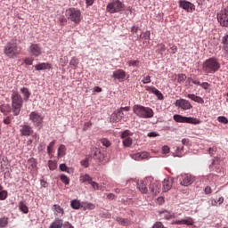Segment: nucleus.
<instances>
[{"label": "nucleus", "mask_w": 228, "mask_h": 228, "mask_svg": "<svg viewBox=\"0 0 228 228\" xmlns=\"http://www.w3.org/2000/svg\"><path fill=\"white\" fill-rule=\"evenodd\" d=\"M202 70L207 76L215 74L220 70V62L216 58L211 57L203 62Z\"/></svg>", "instance_id": "obj_1"}, {"label": "nucleus", "mask_w": 228, "mask_h": 228, "mask_svg": "<svg viewBox=\"0 0 228 228\" xmlns=\"http://www.w3.org/2000/svg\"><path fill=\"white\" fill-rule=\"evenodd\" d=\"M11 101L13 115L15 117H17V115H20V110L24 104L22 96L17 91H14L11 95Z\"/></svg>", "instance_id": "obj_2"}, {"label": "nucleus", "mask_w": 228, "mask_h": 228, "mask_svg": "<svg viewBox=\"0 0 228 228\" xmlns=\"http://www.w3.org/2000/svg\"><path fill=\"white\" fill-rule=\"evenodd\" d=\"M4 54H5L7 58H11V60H15V58L20 54V48H19L17 43L9 42L4 48Z\"/></svg>", "instance_id": "obj_3"}, {"label": "nucleus", "mask_w": 228, "mask_h": 228, "mask_svg": "<svg viewBox=\"0 0 228 228\" xmlns=\"http://www.w3.org/2000/svg\"><path fill=\"white\" fill-rule=\"evenodd\" d=\"M133 111L140 118H152L154 117V110H152V109L150 107L134 105Z\"/></svg>", "instance_id": "obj_4"}, {"label": "nucleus", "mask_w": 228, "mask_h": 228, "mask_svg": "<svg viewBox=\"0 0 228 228\" xmlns=\"http://www.w3.org/2000/svg\"><path fill=\"white\" fill-rule=\"evenodd\" d=\"M66 15L68 17V20H71L74 24H79L83 20L81 11L76 8H69L66 10Z\"/></svg>", "instance_id": "obj_5"}, {"label": "nucleus", "mask_w": 228, "mask_h": 228, "mask_svg": "<svg viewBox=\"0 0 228 228\" xmlns=\"http://www.w3.org/2000/svg\"><path fill=\"white\" fill-rule=\"evenodd\" d=\"M126 8L120 0H114L107 4L106 10L109 13H118Z\"/></svg>", "instance_id": "obj_6"}, {"label": "nucleus", "mask_w": 228, "mask_h": 228, "mask_svg": "<svg viewBox=\"0 0 228 228\" xmlns=\"http://www.w3.org/2000/svg\"><path fill=\"white\" fill-rule=\"evenodd\" d=\"M174 120L175 122H181V123H185V124H193L194 126H197L198 124H200V119L197 118H188L181 115H175L174 116Z\"/></svg>", "instance_id": "obj_7"}, {"label": "nucleus", "mask_w": 228, "mask_h": 228, "mask_svg": "<svg viewBox=\"0 0 228 228\" xmlns=\"http://www.w3.org/2000/svg\"><path fill=\"white\" fill-rule=\"evenodd\" d=\"M217 20L223 28H228V6L217 12Z\"/></svg>", "instance_id": "obj_8"}, {"label": "nucleus", "mask_w": 228, "mask_h": 228, "mask_svg": "<svg viewBox=\"0 0 228 228\" xmlns=\"http://www.w3.org/2000/svg\"><path fill=\"white\" fill-rule=\"evenodd\" d=\"M29 120L33 122L36 127H40V126H42V122H44V117L38 113V111H32L29 114Z\"/></svg>", "instance_id": "obj_9"}, {"label": "nucleus", "mask_w": 228, "mask_h": 228, "mask_svg": "<svg viewBox=\"0 0 228 228\" xmlns=\"http://www.w3.org/2000/svg\"><path fill=\"white\" fill-rule=\"evenodd\" d=\"M179 183L181 186H190L195 183V176L188 174L181 175L179 176Z\"/></svg>", "instance_id": "obj_10"}, {"label": "nucleus", "mask_w": 228, "mask_h": 228, "mask_svg": "<svg viewBox=\"0 0 228 228\" xmlns=\"http://www.w3.org/2000/svg\"><path fill=\"white\" fill-rule=\"evenodd\" d=\"M175 105L178 110H183V111L191 110L193 108V105H191V103L186 99L176 100Z\"/></svg>", "instance_id": "obj_11"}, {"label": "nucleus", "mask_w": 228, "mask_h": 228, "mask_svg": "<svg viewBox=\"0 0 228 228\" xmlns=\"http://www.w3.org/2000/svg\"><path fill=\"white\" fill-rule=\"evenodd\" d=\"M179 8L185 10L188 13H193L195 12V4L191 2H188L186 0H180L178 1Z\"/></svg>", "instance_id": "obj_12"}, {"label": "nucleus", "mask_w": 228, "mask_h": 228, "mask_svg": "<svg viewBox=\"0 0 228 228\" xmlns=\"http://www.w3.org/2000/svg\"><path fill=\"white\" fill-rule=\"evenodd\" d=\"M151 178H145L137 182V188L141 191V193H147V191H149L147 184H151Z\"/></svg>", "instance_id": "obj_13"}, {"label": "nucleus", "mask_w": 228, "mask_h": 228, "mask_svg": "<svg viewBox=\"0 0 228 228\" xmlns=\"http://www.w3.org/2000/svg\"><path fill=\"white\" fill-rule=\"evenodd\" d=\"M29 53L31 56H35L36 58L42 54V47L38 44H32L29 46Z\"/></svg>", "instance_id": "obj_14"}, {"label": "nucleus", "mask_w": 228, "mask_h": 228, "mask_svg": "<svg viewBox=\"0 0 228 228\" xmlns=\"http://www.w3.org/2000/svg\"><path fill=\"white\" fill-rule=\"evenodd\" d=\"M193 218L186 217L185 219L175 220L172 222V225H193Z\"/></svg>", "instance_id": "obj_15"}, {"label": "nucleus", "mask_w": 228, "mask_h": 228, "mask_svg": "<svg viewBox=\"0 0 228 228\" xmlns=\"http://www.w3.org/2000/svg\"><path fill=\"white\" fill-rule=\"evenodd\" d=\"M20 133L21 136H31L33 128L29 125H22L20 126Z\"/></svg>", "instance_id": "obj_16"}, {"label": "nucleus", "mask_w": 228, "mask_h": 228, "mask_svg": "<svg viewBox=\"0 0 228 228\" xmlns=\"http://www.w3.org/2000/svg\"><path fill=\"white\" fill-rule=\"evenodd\" d=\"M124 118V111L122 110H118L110 116V122H120Z\"/></svg>", "instance_id": "obj_17"}, {"label": "nucleus", "mask_w": 228, "mask_h": 228, "mask_svg": "<svg viewBox=\"0 0 228 228\" xmlns=\"http://www.w3.org/2000/svg\"><path fill=\"white\" fill-rule=\"evenodd\" d=\"M150 190L153 195H158L161 191V183L158 181H154L150 183Z\"/></svg>", "instance_id": "obj_18"}, {"label": "nucleus", "mask_w": 228, "mask_h": 228, "mask_svg": "<svg viewBox=\"0 0 228 228\" xmlns=\"http://www.w3.org/2000/svg\"><path fill=\"white\" fill-rule=\"evenodd\" d=\"M174 184V179L166 178L162 183V191H170L172 190V185Z\"/></svg>", "instance_id": "obj_19"}, {"label": "nucleus", "mask_w": 228, "mask_h": 228, "mask_svg": "<svg viewBox=\"0 0 228 228\" xmlns=\"http://www.w3.org/2000/svg\"><path fill=\"white\" fill-rule=\"evenodd\" d=\"M126 71L124 69H117L113 72L112 77L118 79V81H124L126 79Z\"/></svg>", "instance_id": "obj_20"}, {"label": "nucleus", "mask_w": 228, "mask_h": 228, "mask_svg": "<svg viewBox=\"0 0 228 228\" xmlns=\"http://www.w3.org/2000/svg\"><path fill=\"white\" fill-rule=\"evenodd\" d=\"M159 216H160V218H163L164 220H172L174 218H176L175 214H174L170 211H167V210L160 211Z\"/></svg>", "instance_id": "obj_21"}, {"label": "nucleus", "mask_w": 228, "mask_h": 228, "mask_svg": "<svg viewBox=\"0 0 228 228\" xmlns=\"http://www.w3.org/2000/svg\"><path fill=\"white\" fill-rule=\"evenodd\" d=\"M146 90L148 92H151V94H154L159 99V101H163L164 96L163 94H161V91L158 90L156 87H147Z\"/></svg>", "instance_id": "obj_22"}, {"label": "nucleus", "mask_w": 228, "mask_h": 228, "mask_svg": "<svg viewBox=\"0 0 228 228\" xmlns=\"http://www.w3.org/2000/svg\"><path fill=\"white\" fill-rule=\"evenodd\" d=\"M53 215L55 216H63L65 210L60 205H53Z\"/></svg>", "instance_id": "obj_23"}, {"label": "nucleus", "mask_w": 228, "mask_h": 228, "mask_svg": "<svg viewBox=\"0 0 228 228\" xmlns=\"http://www.w3.org/2000/svg\"><path fill=\"white\" fill-rule=\"evenodd\" d=\"M61 227H63V220L60 218H55L49 226V228H61Z\"/></svg>", "instance_id": "obj_24"}, {"label": "nucleus", "mask_w": 228, "mask_h": 228, "mask_svg": "<svg viewBox=\"0 0 228 228\" xmlns=\"http://www.w3.org/2000/svg\"><path fill=\"white\" fill-rule=\"evenodd\" d=\"M36 70H47L51 69V64L49 62H42L35 66Z\"/></svg>", "instance_id": "obj_25"}, {"label": "nucleus", "mask_w": 228, "mask_h": 228, "mask_svg": "<svg viewBox=\"0 0 228 228\" xmlns=\"http://www.w3.org/2000/svg\"><path fill=\"white\" fill-rule=\"evenodd\" d=\"M20 91L23 95L24 101H29V97H31V93L29 92V89L28 87H21Z\"/></svg>", "instance_id": "obj_26"}, {"label": "nucleus", "mask_w": 228, "mask_h": 228, "mask_svg": "<svg viewBox=\"0 0 228 228\" xmlns=\"http://www.w3.org/2000/svg\"><path fill=\"white\" fill-rule=\"evenodd\" d=\"M0 111L1 113H4V115H8L10 111H12V107L8 103H4L0 105Z\"/></svg>", "instance_id": "obj_27"}, {"label": "nucleus", "mask_w": 228, "mask_h": 228, "mask_svg": "<svg viewBox=\"0 0 228 228\" xmlns=\"http://www.w3.org/2000/svg\"><path fill=\"white\" fill-rule=\"evenodd\" d=\"M188 99H191V101H194V102H199V104H204V99L200 96H197L195 94H188L187 95Z\"/></svg>", "instance_id": "obj_28"}, {"label": "nucleus", "mask_w": 228, "mask_h": 228, "mask_svg": "<svg viewBox=\"0 0 228 228\" xmlns=\"http://www.w3.org/2000/svg\"><path fill=\"white\" fill-rule=\"evenodd\" d=\"M116 222L119 224V225L127 226L131 224L129 219L122 218V217H115Z\"/></svg>", "instance_id": "obj_29"}, {"label": "nucleus", "mask_w": 228, "mask_h": 228, "mask_svg": "<svg viewBox=\"0 0 228 228\" xmlns=\"http://www.w3.org/2000/svg\"><path fill=\"white\" fill-rule=\"evenodd\" d=\"M19 209L20 211H21V213H24V215H28V213H29V208H28L26 203H24V201H20L19 203Z\"/></svg>", "instance_id": "obj_30"}, {"label": "nucleus", "mask_w": 228, "mask_h": 228, "mask_svg": "<svg viewBox=\"0 0 228 228\" xmlns=\"http://www.w3.org/2000/svg\"><path fill=\"white\" fill-rule=\"evenodd\" d=\"M80 183H92V177L88 174L81 175L79 178Z\"/></svg>", "instance_id": "obj_31"}, {"label": "nucleus", "mask_w": 228, "mask_h": 228, "mask_svg": "<svg viewBox=\"0 0 228 228\" xmlns=\"http://www.w3.org/2000/svg\"><path fill=\"white\" fill-rule=\"evenodd\" d=\"M67 151V148L64 144H61L57 151V156L58 158H63L65 156V151Z\"/></svg>", "instance_id": "obj_32"}, {"label": "nucleus", "mask_w": 228, "mask_h": 228, "mask_svg": "<svg viewBox=\"0 0 228 228\" xmlns=\"http://www.w3.org/2000/svg\"><path fill=\"white\" fill-rule=\"evenodd\" d=\"M221 44L223 45L224 51L228 53V34L223 37Z\"/></svg>", "instance_id": "obj_33"}, {"label": "nucleus", "mask_w": 228, "mask_h": 228, "mask_svg": "<svg viewBox=\"0 0 228 228\" xmlns=\"http://www.w3.org/2000/svg\"><path fill=\"white\" fill-rule=\"evenodd\" d=\"M165 51H167V46L165 45V44L160 43V44L157 45L156 53H158L159 54H163V53H165Z\"/></svg>", "instance_id": "obj_34"}, {"label": "nucleus", "mask_w": 228, "mask_h": 228, "mask_svg": "<svg viewBox=\"0 0 228 228\" xmlns=\"http://www.w3.org/2000/svg\"><path fill=\"white\" fill-rule=\"evenodd\" d=\"M8 199V191L3 190L2 185H0V200H6Z\"/></svg>", "instance_id": "obj_35"}, {"label": "nucleus", "mask_w": 228, "mask_h": 228, "mask_svg": "<svg viewBox=\"0 0 228 228\" xmlns=\"http://www.w3.org/2000/svg\"><path fill=\"white\" fill-rule=\"evenodd\" d=\"M70 206L73 209H79L81 208V202L77 200H73L70 202Z\"/></svg>", "instance_id": "obj_36"}, {"label": "nucleus", "mask_w": 228, "mask_h": 228, "mask_svg": "<svg viewBox=\"0 0 228 228\" xmlns=\"http://www.w3.org/2000/svg\"><path fill=\"white\" fill-rule=\"evenodd\" d=\"M8 226V217L4 216L0 218V227L5 228Z\"/></svg>", "instance_id": "obj_37"}, {"label": "nucleus", "mask_w": 228, "mask_h": 228, "mask_svg": "<svg viewBox=\"0 0 228 228\" xmlns=\"http://www.w3.org/2000/svg\"><path fill=\"white\" fill-rule=\"evenodd\" d=\"M48 167L50 170H56V168H58V163L54 160H49Z\"/></svg>", "instance_id": "obj_38"}, {"label": "nucleus", "mask_w": 228, "mask_h": 228, "mask_svg": "<svg viewBox=\"0 0 228 228\" xmlns=\"http://www.w3.org/2000/svg\"><path fill=\"white\" fill-rule=\"evenodd\" d=\"M56 142L53 141L49 143V145L47 146V154H49V156H51V154H53V151L54 149V145H55Z\"/></svg>", "instance_id": "obj_39"}, {"label": "nucleus", "mask_w": 228, "mask_h": 228, "mask_svg": "<svg viewBox=\"0 0 228 228\" xmlns=\"http://www.w3.org/2000/svg\"><path fill=\"white\" fill-rule=\"evenodd\" d=\"M123 145L125 147H131L133 145V139L131 137H127L123 141Z\"/></svg>", "instance_id": "obj_40"}, {"label": "nucleus", "mask_w": 228, "mask_h": 228, "mask_svg": "<svg viewBox=\"0 0 228 228\" xmlns=\"http://www.w3.org/2000/svg\"><path fill=\"white\" fill-rule=\"evenodd\" d=\"M28 166L31 168H37V159L31 158L28 160Z\"/></svg>", "instance_id": "obj_41"}, {"label": "nucleus", "mask_w": 228, "mask_h": 228, "mask_svg": "<svg viewBox=\"0 0 228 228\" xmlns=\"http://www.w3.org/2000/svg\"><path fill=\"white\" fill-rule=\"evenodd\" d=\"M60 63H61V67H65L67 65V63H69V57H67V56L61 57L60 59Z\"/></svg>", "instance_id": "obj_42"}, {"label": "nucleus", "mask_w": 228, "mask_h": 228, "mask_svg": "<svg viewBox=\"0 0 228 228\" xmlns=\"http://www.w3.org/2000/svg\"><path fill=\"white\" fill-rule=\"evenodd\" d=\"M79 61L77 60V58L72 57V59L69 61V65H71L72 67H77Z\"/></svg>", "instance_id": "obj_43"}, {"label": "nucleus", "mask_w": 228, "mask_h": 228, "mask_svg": "<svg viewBox=\"0 0 228 228\" xmlns=\"http://www.w3.org/2000/svg\"><path fill=\"white\" fill-rule=\"evenodd\" d=\"M101 143L103 145V147H110L111 146V142L106 138L102 139Z\"/></svg>", "instance_id": "obj_44"}, {"label": "nucleus", "mask_w": 228, "mask_h": 228, "mask_svg": "<svg viewBox=\"0 0 228 228\" xmlns=\"http://www.w3.org/2000/svg\"><path fill=\"white\" fill-rule=\"evenodd\" d=\"M217 120L221 123V124H228V119L225 116H219L217 118Z\"/></svg>", "instance_id": "obj_45"}, {"label": "nucleus", "mask_w": 228, "mask_h": 228, "mask_svg": "<svg viewBox=\"0 0 228 228\" xmlns=\"http://www.w3.org/2000/svg\"><path fill=\"white\" fill-rule=\"evenodd\" d=\"M61 181L64 183V184H69V183H70V180L69 179V177L65 175H61Z\"/></svg>", "instance_id": "obj_46"}, {"label": "nucleus", "mask_w": 228, "mask_h": 228, "mask_svg": "<svg viewBox=\"0 0 228 228\" xmlns=\"http://www.w3.org/2000/svg\"><path fill=\"white\" fill-rule=\"evenodd\" d=\"M184 81H186V76L184 74H178L177 82L184 83Z\"/></svg>", "instance_id": "obj_47"}, {"label": "nucleus", "mask_w": 228, "mask_h": 228, "mask_svg": "<svg viewBox=\"0 0 228 228\" xmlns=\"http://www.w3.org/2000/svg\"><path fill=\"white\" fill-rule=\"evenodd\" d=\"M133 134H131V131L129 130H125L124 132H122L121 134V138H127V136H131Z\"/></svg>", "instance_id": "obj_48"}, {"label": "nucleus", "mask_w": 228, "mask_h": 228, "mask_svg": "<svg viewBox=\"0 0 228 228\" xmlns=\"http://www.w3.org/2000/svg\"><path fill=\"white\" fill-rule=\"evenodd\" d=\"M89 184H91V186H92V188H93L94 190H101V186H99V184L97 183V182H94V181L92 180Z\"/></svg>", "instance_id": "obj_49"}, {"label": "nucleus", "mask_w": 228, "mask_h": 228, "mask_svg": "<svg viewBox=\"0 0 228 228\" xmlns=\"http://www.w3.org/2000/svg\"><path fill=\"white\" fill-rule=\"evenodd\" d=\"M128 65L129 67H138V65H140V61H129Z\"/></svg>", "instance_id": "obj_50"}, {"label": "nucleus", "mask_w": 228, "mask_h": 228, "mask_svg": "<svg viewBox=\"0 0 228 228\" xmlns=\"http://www.w3.org/2000/svg\"><path fill=\"white\" fill-rule=\"evenodd\" d=\"M59 22L61 26H65V24H67V18H65V16H60Z\"/></svg>", "instance_id": "obj_51"}, {"label": "nucleus", "mask_w": 228, "mask_h": 228, "mask_svg": "<svg viewBox=\"0 0 228 228\" xmlns=\"http://www.w3.org/2000/svg\"><path fill=\"white\" fill-rule=\"evenodd\" d=\"M132 159H134L135 161H142V157L141 153H135L132 155Z\"/></svg>", "instance_id": "obj_52"}, {"label": "nucleus", "mask_w": 228, "mask_h": 228, "mask_svg": "<svg viewBox=\"0 0 228 228\" xmlns=\"http://www.w3.org/2000/svg\"><path fill=\"white\" fill-rule=\"evenodd\" d=\"M85 209H95V205L93 203H86L84 206Z\"/></svg>", "instance_id": "obj_53"}, {"label": "nucleus", "mask_w": 228, "mask_h": 228, "mask_svg": "<svg viewBox=\"0 0 228 228\" xmlns=\"http://www.w3.org/2000/svg\"><path fill=\"white\" fill-rule=\"evenodd\" d=\"M151 76H146L143 77V79L142 80V82L143 83V85H149V83H151Z\"/></svg>", "instance_id": "obj_54"}, {"label": "nucleus", "mask_w": 228, "mask_h": 228, "mask_svg": "<svg viewBox=\"0 0 228 228\" xmlns=\"http://www.w3.org/2000/svg\"><path fill=\"white\" fill-rule=\"evenodd\" d=\"M143 38H144V40H148L147 44H149V40H151V31L144 32Z\"/></svg>", "instance_id": "obj_55"}, {"label": "nucleus", "mask_w": 228, "mask_h": 228, "mask_svg": "<svg viewBox=\"0 0 228 228\" xmlns=\"http://www.w3.org/2000/svg\"><path fill=\"white\" fill-rule=\"evenodd\" d=\"M60 170H61V172H69V167H67L66 164H61Z\"/></svg>", "instance_id": "obj_56"}, {"label": "nucleus", "mask_w": 228, "mask_h": 228, "mask_svg": "<svg viewBox=\"0 0 228 228\" xmlns=\"http://www.w3.org/2000/svg\"><path fill=\"white\" fill-rule=\"evenodd\" d=\"M34 59L33 58H27L24 60V63L26 65H33Z\"/></svg>", "instance_id": "obj_57"}, {"label": "nucleus", "mask_w": 228, "mask_h": 228, "mask_svg": "<svg viewBox=\"0 0 228 228\" xmlns=\"http://www.w3.org/2000/svg\"><path fill=\"white\" fill-rule=\"evenodd\" d=\"M80 165L82 167H85V168H88V159H83L80 161Z\"/></svg>", "instance_id": "obj_58"}, {"label": "nucleus", "mask_w": 228, "mask_h": 228, "mask_svg": "<svg viewBox=\"0 0 228 228\" xmlns=\"http://www.w3.org/2000/svg\"><path fill=\"white\" fill-rule=\"evenodd\" d=\"M140 154H141V159H147L149 158V152L147 151L140 152Z\"/></svg>", "instance_id": "obj_59"}, {"label": "nucleus", "mask_w": 228, "mask_h": 228, "mask_svg": "<svg viewBox=\"0 0 228 228\" xmlns=\"http://www.w3.org/2000/svg\"><path fill=\"white\" fill-rule=\"evenodd\" d=\"M169 51H170L171 54H175V53H177V46L175 45H173L169 48Z\"/></svg>", "instance_id": "obj_60"}, {"label": "nucleus", "mask_w": 228, "mask_h": 228, "mask_svg": "<svg viewBox=\"0 0 228 228\" xmlns=\"http://www.w3.org/2000/svg\"><path fill=\"white\" fill-rule=\"evenodd\" d=\"M92 127V122H86L84 124V128H83V131H87L88 128Z\"/></svg>", "instance_id": "obj_61"}, {"label": "nucleus", "mask_w": 228, "mask_h": 228, "mask_svg": "<svg viewBox=\"0 0 228 228\" xmlns=\"http://www.w3.org/2000/svg\"><path fill=\"white\" fill-rule=\"evenodd\" d=\"M206 195H211V193H213V190L211 189V187L207 186L204 190Z\"/></svg>", "instance_id": "obj_62"}, {"label": "nucleus", "mask_w": 228, "mask_h": 228, "mask_svg": "<svg viewBox=\"0 0 228 228\" xmlns=\"http://www.w3.org/2000/svg\"><path fill=\"white\" fill-rule=\"evenodd\" d=\"M200 86H202L204 90H208L209 88V83L203 82V83L200 84Z\"/></svg>", "instance_id": "obj_63"}, {"label": "nucleus", "mask_w": 228, "mask_h": 228, "mask_svg": "<svg viewBox=\"0 0 228 228\" xmlns=\"http://www.w3.org/2000/svg\"><path fill=\"white\" fill-rule=\"evenodd\" d=\"M63 225V228H74V226L69 224V222H65Z\"/></svg>", "instance_id": "obj_64"}]
</instances>
